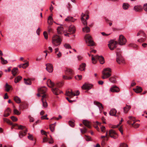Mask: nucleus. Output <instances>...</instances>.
I'll return each instance as SVG.
<instances>
[{
	"label": "nucleus",
	"mask_w": 147,
	"mask_h": 147,
	"mask_svg": "<svg viewBox=\"0 0 147 147\" xmlns=\"http://www.w3.org/2000/svg\"><path fill=\"white\" fill-rule=\"evenodd\" d=\"M69 124L70 126L71 127H74V122L72 121H69Z\"/></svg>",
	"instance_id": "nucleus-47"
},
{
	"label": "nucleus",
	"mask_w": 147,
	"mask_h": 147,
	"mask_svg": "<svg viewBox=\"0 0 147 147\" xmlns=\"http://www.w3.org/2000/svg\"><path fill=\"white\" fill-rule=\"evenodd\" d=\"M47 97L46 94H44L42 96V98L41 99L42 101V106L43 107L46 108L47 107L48 104L46 101L45 98Z\"/></svg>",
	"instance_id": "nucleus-11"
},
{
	"label": "nucleus",
	"mask_w": 147,
	"mask_h": 147,
	"mask_svg": "<svg viewBox=\"0 0 147 147\" xmlns=\"http://www.w3.org/2000/svg\"><path fill=\"white\" fill-rule=\"evenodd\" d=\"M14 100L15 101L18 103H20L21 102L20 98L17 96L14 97Z\"/></svg>",
	"instance_id": "nucleus-35"
},
{
	"label": "nucleus",
	"mask_w": 147,
	"mask_h": 147,
	"mask_svg": "<svg viewBox=\"0 0 147 147\" xmlns=\"http://www.w3.org/2000/svg\"><path fill=\"white\" fill-rule=\"evenodd\" d=\"M64 47L66 49H69L71 48L70 45L68 44H65L64 45Z\"/></svg>",
	"instance_id": "nucleus-52"
},
{
	"label": "nucleus",
	"mask_w": 147,
	"mask_h": 147,
	"mask_svg": "<svg viewBox=\"0 0 147 147\" xmlns=\"http://www.w3.org/2000/svg\"><path fill=\"white\" fill-rule=\"evenodd\" d=\"M111 69L109 67L105 68L102 71V78L104 79L109 78L111 76Z\"/></svg>",
	"instance_id": "nucleus-2"
},
{
	"label": "nucleus",
	"mask_w": 147,
	"mask_h": 147,
	"mask_svg": "<svg viewBox=\"0 0 147 147\" xmlns=\"http://www.w3.org/2000/svg\"><path fill=\"white\" fill-rule=\"evenodd\" d=\"M86 42L88 46H92L94 45V43L91 36L89 34H86L84 37Z\"/></svg>",
	"instance_id": "nucleus-5"
},
{
	"label": "nucleus",
	"mask_w": 147,
	"mask_h": 147,
	"mask_svg": "<svg viewBox=\"0 0 147 147\" xmlns=\"http://www.w3.org/2000/svg\"><path fill=\"white\" fill-rule=\"evenodd\" d=\"M11 86L9 85L7 83H6L5 85V90L7 91H8L9 90Z\"/></svg>",
	"instance_id": "nucleus-42"
},
{
	"label": "nucleus",
	"mask_w": 147,
	"mask_h": 147,
	"mask_svg": "<svg viewBox=\"0 0 147 147\" xmlns=\"http://www.w3.org/2000/svg\"><path fill=\"white\" fill-rule=\"evenodd\" d=\"M129 120L127 121V123H128L129 124H131V122L132 121H133L134 122V123H135L136 122V120L135 118L134 117H133L132 116H129L128 117Z\"/></svg>",
	"instance_id": "nucleus-18"
},
{
	"label": "nucleus",
	"mask_w": 147,
	"mask_h": 147,
	"mask_svg": "<svg viewBox=\"0 0 147 147\" xmlns=\"http://www.w3.org/2000/svg\"><path fill=\"white\" fill-rule=\"evenodd\" d=\"M11 112V111L10 109L9 108H7V109L5 110V113H10V112Z\"/></svg>",
	"instance_id": "nucleus-60"
},
{
	"label": "nucleus",
	"mask_w": 147,
	"mask_h": 147,
	"mask_svg": "<svg viewBox=\"0 0 147 147\" xmlns=\"http://www.w3.org/2000/svg\"><path fill=\"white\" fill-rule=\"evenodd\" d=\"M133 90L136 92L138 93L141 92L142 90L141 87L139 86H136V88L134 89Z\"/></svg>",
	"instance_id": "nucleus-23"
},
{
	"label": "nucleus",
	"mask_w": 147,
	"mask_h": 147,
	"mask_svg": "<svg viewBox=\"0 0 147 147\" xmlns=\"http://www.w3.org/2000/svg\"><path fill=\"white\" fill-rule=\"evenodd\" d=\"M119 147H128V146L125 143H121L120 144Z\"/></svg>",
	"instance_id": "nucleus-51"
},
{
	"label": "nucleus",
	"mask_w": 147,
	"mask_h": 147,
	"mask_svg": "<svg viewBox=\"0 0 147 147\" xmlns=\"http://www.w3.org/2000/svg\"><path fill=\"white\" fill-rule=\"evenodd\" d=\"M134 123H133L131 124L132 126L135 128L138 127H139L140 125L137 123L135 124Z\"/></svg>",
	"instance_id": "nucleus-50"
},
{
	"label": "nucleus",
	"mask_w": 147,
	"mask_h": 147,
	"mask_svg": "<svg viewBox=\"0 0 147 147\" xmlns=\"http://www.w3.org/2000/svg\"><path fill=\"white\" fill-rule=\"evenodd\" d=\"M25 83L27 85H30L31 84V82L29 79H24Z\"/></svg>",
	"instance_id": "nucleus-32"
},
{
	"label": "nucleus",
	"mask_w": 147,
	"mask_h": 147,
	"mask_svg": "<svg viewBox=\"0 0 147 147\" xmlns=\"http://www.w3.org/2000/svg\"><path fill=\"white\" fill-rule=\"evenodd\" d=\"M63 78L65 80H70L72 79V77L70 76H63Z\"/></svg>",
	"instance_id": "nucleus-44"
},
{
	"label": "nucleus",
	"mask_w": 147,
	"mask_h": 147,
	"mask_svg": "<svg viewBox=\"0 0 147 147\" xmlns=\"http://www.w3.org/2000/svg\"><path fill=\"white\" fill-rule=\"evenodd\" d=\"M57 31L58 33L59 34H61L63 30V28L61 26L58 27L57 28Z\"/></svg>",
	"instance_id": "nucleus-34"
},
{
	"label": "nucleus",
	"mask_w": 147,
	"mask_h": 147,
	"mask_svg": "<svg viewBox=\"0 0 147 147\" xmlns=\"http://www.w3.org/2000/svg\"><path fill=\"white\" fill-rule=\"evenodd\" d=\"M126 41V39L124 36L121 35L119 36L118 42L119 45H123L125 44Z\"/></svg>",
	"instance_id": "nucleus-8"
},
{
	"label": "nucleus",
	"mask_w": 147,
	"mask_h": 147,
	"mask_svg": "<svg viewBox=\"0 0 147 147\" xmlns=\"http://www.w3.org/2000/svg\"><path fill=\"white\" fill-rule=\"evenodd\" d=\"M109 136L114 139H117L118 136L117 134L113 130L111 129L109 131Z\"/></svg>",
	"instance_id": "nucleus-9"
},
{
	"label": "nucleus",
	"mask_w": 147,
	"mask_h": 147,
	"mask_svg": "<svg viewBox=\"0 0 147 147\" xmlns=\"http://www.w3.org/2000/svg\"><path fill=\"white\" fill-rule=\"evenodd\" d=\"M101 131L102 132H105V127L104 126H102L101 127Z\"/></svg>",
	"instance_id": "nucleus-61"
},
{
	"label": "nucleus",
	"mask_w": 147,
	"mask_h": 147,
	"mask_svg": "<svg viewBox=\"0 0 147 147\" xmlns=\"http://www.w3.org/2000/svg\"><path fill=\"white\" fill-rule=\"evenodd\" d=\"M143 8L145 11H147V3H145L144 4Z\"/></svg>",
	"instance_id": "nucleus-57"
},
{
	"label": "nucleus",
	"mask_w": 147,
	"mask_h": 147,
	"mask_svg": "<svg viewBox=\"0 0 147 147\" xmlns=\"http://www.w3.org/2000/svg\"><path fill=\"white\" fill-rule=\"evenodd\" d=\"M46 69L49 73L52 72L53 70V67L51 63H47L46 64Z\"/></svg>",
	"instance_id": "nucleus-12"
},
{
	"label": "nucleus",
	"mask_w": 147,
	"mask_h": 147,
	"mask_svg": "<svg viewBox=\"0 0 147 147\" xmlns=\"http://www.w3.org/2000/svg\"><path fill=\"white\" fill-rule=\"evenodd\" d=\"M120 50L117 49L116 51L117 58L116 61L118 64H120L121 63H124V60L121 55L120 53Z\"/></svg>",
	"instance_id": "nucleus-6"
},
{
	"label": "nucleus",
	"mask_w": 147,
	"mask_h": 147,
	"mask_svg": "<svg viewBox=\"0 0 147 147\" xmlns=\"http://www.w3.org/2000/svg\"><path fill=\"white\" fill-rule=\"evenodd\" d=\"M28 134L29 135V136H28V139L30 140H33V136L29 133Z\"/></svg>",
	"instance_id": "nucleus-49"
},
{
	"label": "nucleus",
	"mask_w": 147,
	"mask_h": 147,
	"mask_svg": "<svg viewBox=\"0 0 147 147\" xmlns=\"http://www.w3.org/2000/svg\"><path fill=\"white\" fill-rule=\"evenodd\" d=\"M117 42L113 40H111L109 42L108 46L111 50H113L114 49L117 47Z\"/></svg>",
	"instance_id": "nucleus-7"
},
{
	"label": "nucleus",
	"mask_w": 147,
	"mask_h": 147,
	"mask_svg": "<svg viewBox=\"0 0 147 147\" xmlns=\"http://www.w3.org/2000/svg\"><path fill=\"white\" fill-rule=\"evenodd\" d=\"M85 15L82 13L81 15L82 18L81 19V20L82 21V23L84 24V25H85L87 24V22L86 20H85L84 16H85Z\"/></svg>",
	"instance_id": "nucleus-27"
},
{
	"label": "nucleus",
	"mask_w": 147,
	"mask_h": 147,
	"mask_svg": "<svg viewBox=\"0 0 147 147\" xmlns=\"http://www.w3.org/2000/svg\"><path fill=\"white\" fill-rule=\"evenodd\" d=\"M65 95L68 96L70 98H72L73 96H75V93L73 92L71 90H67L66 91Z\"/></svg>",
	"instance_id": "nucleus-15"
},
{
	"label": "nucleus",
	"mask_w": 147,
	"mask_h": 147,
	"mask_svg": "<svg viewBox=\"0 0 147 147\" xmlns=\"http://www.w3.org/2000/svg\"><path fill=\"white\" fill-rule=\"evenodd\" d=\"M52 90L53 93L56 95H58L59 94L62 93V91H60L57 88H52Z\"/></svg>",
	"instance_id": "nucleus-14"
},
{
	"label": "nucleus",
	"mask_w": 147,
	"mask_h": 147,
	"mask_svg": "<svg viewBox=\"0 0 147 147\" xmlns=\"http://www.w3.org/2000/svg\"><path fill=\"white\" fill-rule=\"evenodd\" d=\"M62 40L60 36L57 35L53 36L52 37L53 44L55 46H58L61 44Z\"/></svg>",
	"instance_id": "nucleus-3"
},
{
	"label": "nucleus",
	"mask_w": 147,
	"mask_h": 147,
	"mask_svg": "<svg viewBox=\"0 0 147 147\" xmlns=\"http://www.w3.org/2000/svg\"><path fill=\"white\" fill-rule=\"evenodd\" d=\"M131 108L130 105H126V106L123 107V112L125 113H127Z\"/></svg>",
	"instance_id": "nucleus-20"
},
{
	"label": "nucleus",
	"mask_w": 147,
	"mask_h": 147,
	"mask_svg": "<svg viewBox=\"0 0 147 147\" xmlns=\"http://www.w3.org/2000/svg\"><path fill=\"white\" fill-rule=\"evenodd\" d=\"M3 120L4 122H7L10 125L12 124V123L9 120L5 118H3Z\"/></svg>",
	"instance_id": "nucleus-40"
},
{
	"label": "nucleus",
	"mask_w": 147,
	"mask_h": 147,
	"mask_svg": "<svg viewBox=\"0 0 147 147\" xmlns=\"http://www.w3.org/2000/svg\"><path fill=\"white\" fill-rule=\"evenodd\" d=\"M22 78V77L21 76H19L17 77L15 79L14 82L15 83H17L18 82L20 81Z\"/></svg>",
	"instance_id": "nucleus-37"
},
{
	"label": "nucleus",
	"mask_w": 147,
	"mask_h": 147,
	"mask_svg": "<svg viewBox=\"0 0 147 147\" xmlns=\"http://www.w3.org/2000/svg\"><path fill=\"white\" fill-rule=\"evenodd\" d=\"M85 137H86L85 139L86 141H90L91 140V138L90 137L86 135H85Z\"/></svg>",
	"instance_id": "nucleus-55"
},
{
	"label": "nucleus",
	"mask_w": 147,
	"mask_h": 147,
	"mask_svg": "<svg viewBox=\"0 0 147 147\" xmlns=\"http://www.w3.org/2000/svg\"><path fill=\"white\" fill-rule=\"evenodd\" d=\"M40 131H41V133L42 134L45 135H46V136H47L46 132L45 131H44L43 130H41Z\"/></svg>",
	"instance_id": "nucleus-64"
},
{
	"label": "nucleus",
	"mask_w": 147,
	"mask_h": 147,
	"mask_svg": "<svg viewBox=\"0 0 147 147\" xmlns=\"http://www.w3.org/2000/svg\"><path fill=\"white\" fill-rule=\"evenodd\" d=\"M109 81L112 83H115L116 82L115 78L113 77H112L109 78Z\"/></svg>",
	"instance_id": "nucleus-39"
},
{
	"label": "nucleus",
	"mask_w": 147,
	"mask_h": 147,
	"mask_svg": "<svg viewBox=\"0 0 147 147\" xmlns=\"http://www.w3.org/2000/svg\"><path fill=\"white\" fill-rule=\"evenodd\" d=\"M43 35L45 37V38L46 39H48V34L47 32H43Z\"/></svg>",
	"instance_id": "nucleus-56"
},
{
	"label": "nucleus",
	"mask_w": 147,
	"mask_h": 147,
	"mask_svg": "<svg viewBox=\"0 0 147 147\" xmlns=\"http://www.w3.org/2000/svg\"><path fill=\"white\" fill-rule=\"evenodd\" d=\"M53 19L51 16H49L48 19L47 23L50 25L53 24Z\"/></svg>",
	"instance_id": "nucleus-24"
},
{
	"label": "nucleus",
	"mask_w": 147,
	"mask_h": 147,
	"mask_svg": "<svg viewBox=\"0 0 147 147\" xmlns=\"http://www.w3.org/2000/svg\"><path fill=\"white\" fill-rule=\"evenodd\" d=\"M117 113V111L115 109L113 108L111 109L110 111L109 114L112 116H116V114Z\"/></svg>",
	"instance_id": "nucleus-25"
},
{
	"label": "nucleus",
	"mask_w": 147,
	"mask_h": 147,
	"mask_svg": "<svg viewBox=\"0 0 147 147\" xmlns=\"http://www.w3.org/2000/svg\"><path fill=\"white\" fill-rule=\"evenodd\" d=\"M50 137L51 138L50 139H49V143L50 144H53L54 143L53 140L51 136H50Z\"/></svg>",
	"instance_id": "nucleus-54"
},
{
	"label": "nucleus",
	"mask_w": 147,
	"mask_h": 147,
	"mask_svg": "<svg viewBox=\"0 0 147 147\" xmlns=\"http://www.w3.org/2000/svg\"><path fill=\"white\" fill-rule=\"evenodd\" d=\"M0 59L1 61V63L3 64H5L8 63V61L7 60H5L2 57H1Z\"/></svg>",
	"instance_id": "nucleus-38"
},
{
	"label": "nucleus",
	"mask_w": 147,
	"mask_h": 147,
	"mask_svg": "<svg viewBox=\"0 0 147 147\" xmlns=\"http://www.w3.org/2000/svg\"><path fill=\"white\" fill-rule=\"evenodd\" d=\"M92 86L91 84L86 83L82 86V88L83 89L89 90L92 88Z\"/></svg>",
	"instance_id": "nucleus-13"
},
{
	"label": "nucleus",
	"mask_w": 147,
	"mask_h": 147,
	"mask_svg": "<svg viewBox=\"0 0 147 147\" xmlns=\"http://www.w3.org/2000/svg\"><path fill=\"white\" fill-rule=\"evenodd\" d=\"M15 126H17L18 129L22 130V131H20L19 134V137L20 138H22L25 136L28 130L25 126L22 125L19 126L17 124H15Z\"/></svg>",
	"instance_id": "nucleus-1"
},
{
	"label": "nucleus",
	"mask_w": 147,
	"mask_h": 147,
	"mask_svg": "<svg viewBox=\"0 0 147 147\" xmlns=\"http://www.w3.org/2000/svg\"><path fill=\"white\" fill-rule=\"evenodd\" d=\"M86 66V64L84 63H82L80 65V67L78 68V69L81 71H84Z\"/></svg>",
	"instance_id": "nucleus-26"
},
{
	"label": "nucleus",
	"mask_w": 147,
	"mask_h": 147,
	"mask_svg": "<svg viewBox=\"0 0 147 147\" xmlns=\"http://www.w3.org/2000/svg\"><path fill=\"white\" fill-rule=\"evenodd\" d=\"M83 31L86 33L89 32L90 31V28L87 26L85 27L82 29Z\"/></svg>",
	"instance_id": "nucleus-36"
},
{
	"label": "nucleus",
	"mask_w": 147,
	"mask_h": 147,
	"mask_svg": "<svg viewBox=\"0 0 147 147\" xmlns=\"http://www.w3.org/2000/svg\"><path fill=\"white\" fill-rule=\"evenodd\" d=\"M142 9V7L140 5L135 6L134 7V9L136 11H140Z\"/></svg>",
	"instance_id": "nucleus-21"
},
{
	"label": "nucleus",
	"mask_w": 147,
	"mask_h": 147,
	"mask_svg": "<svg viewBox=\"0 0 147 147\" xmlns=\"http://www.w3.org/2000/svg\"><path fill=\"white\" fill-rule=\"evenodd\" d=\"M28 62H26V63H23L19 65V67L20 68L22 67L23 68H25L27 67H28Z\"/></svg>",
	"instance_id": "nucleus-31"
},
{
	"label": "nucleus",
	"mask_w": 147,
	"mask_h": 147,
	"mask_svg": "<svg viewBox=\"0 0 147 147\" xmlns=\"http://www.w3.org/2000/svg\"><path fill=\"white\" fill-rule=\"evenodd\" d=\"M66 21H71L72 22H74L75 21V20L72 17H68L65 20Z\"/></svg>",
	"instance_id": "nucleus-33"
},
{
	"label": "nucleus",
	"mask_w": 147,
	"mask_h": 147,
	"mask_svg": "<svg viewBox=\"0 0 147 147\" xmlns=\"http://www.w3.org/2000/svg\"><path fill=\"white\" fill-rule=\"evenodd\" d=\"M28 118L30 119V122H33L34 121V118L32 117L31 116L29 115L28 116Z\"/></svg>",
	"instance_id": "nucleus-58"
},
{
	"label": "nucleus",
	"mask_w": 147,
	"mask_h": 147,
	"mask_svg": "<svg viewBox=\"0 0 147 147\" xmlns=\"http://www.w3.org/2000/svg\"><path fill=\"white\" fill-rule=\"evenodd\" d=\"M129 5L127 3H124L123 5V7L124 9H127L128 8Z\"/></svg>",
	"instance_id": "nucleus-41"
},
{
	"label": "nucleus",
	"mask_w": 147,
	"mask_h": 147,
	"mask_svg": "<svg viewBox=\"0 0 147 147\" xmlns=\"http://www.w3.org/2000/svg\"><path fill=\"white\" fill-rule=\"evenodd\" d=\"M97 60H99L101 64H103L105 63L104 58L102 56L96 55L94 57L93 55H92V60L93 63H95Z\"/></svg>",
	"instance_id": "nucleus-4"
},
{
	"label": "nucleus",
	"mask_w": 147,
	"mask_h": 147,
	"mask_svg": "<svg viewBox=\"0 0 147 147\" xmlns=\"http://www.w3.org/2000/svg\"><path fill=\"white\" fill-rule=\"evenodd\" d=\"M77 58H78V60L79 61L82 60L83 59L82 57L80 55H78L77 57Z\"/></svg>",
	"instance_id": "nucleus-59"
},
{
	"label": "nucleus",
	"mask_w": 147,
	"mask_h": 147,
	"mask_svg": "<svg viewBox=\"0 0 147 147\" xmlns=\"http://www.w3.org/2000/svg\"><path fill=\"white\" fill-rule=\"evenodd\" d=\"M18 69L17 68H14L12 71V73L13 76H15L18 73Z\"/></svg>",
	"instance_id": "nucleus-30"
},
{
	"label": "nucleus",
	"mask_w": 147,
	"mask_h": 147,
	"mask_svg": "<svg viewBox=\"0 0 147 147\" xmlns=\"http://www.w3.org/2000/svg\"><path fill=\"white\" fill-rule=\"evenodd\" d=\"M11 119L13 121H16L18 120L17 118L14 116H11Z\"/></svg>",
	"instance_id": "nucleus-53"
},
{
	"label": "nucleus",
	"mask_w": 147,
	"mask_h": 147,
	"mask_svg": "<svg viewBox=\"0 0 147 147\" xmlns=\"http://www.w3.org/2000/svg\"><path fill=\"white\" fill-rule=\"evenodd\" d=\"M80 130L81 131V133L82 134H84L86 133L87 131V129L85 127L83 128V129H80Z\"/></svg>",
	"instance_id": "nucleus-43"
},
{
	"label": "nucleus",
	"mask_w": 147,
	"mask_h": 147,
	"mask_svg": "<svg viewBox=\"0 0 147 147\" xmlns=\"http://www.w3.org/2000/svg\"><path fill=\"white\" fill-rule=\"evenodd\" d=\"M13 112L14 113L17 115H19L20 114V113L18 110L16 109H14Z\"/></svg>",
	"instance_id": "nucleus-46"
},
{
	"label": "nucleus",
	"mask_w": 147,
	"mask_h": 147,
	"mask_svg": "<svg viewBox=\"0 0 147 147\" xmlns=\"http://www.w3.org/2000/svg\"><path fill=\"white\" fill-rule=\"evenodd\" d=\"M69 32L70 34H73L76 31V28L73 25L70 26L69 28Z\"/></svg>",
	"instance_id": "nucleus-17"
},
{
	"label": "nucleus",
	"mask_w": 147,
	"mask_h": 147,
	"mask_svg": "<svg viewBox=\"0 0 147 147\" xmlns=\"http://www.w3.org/2000/svg\"><path fill=\"white\" fill-rule=\"evenodd\" d=\"M83 123L84 125L87 127L90 128V124L89 122L86 120H84L83 121Z\"/></svg>",
	"instance_id": "nucleus-29"
},
{
	"label": "nucleus",
	"mask_w": 147,
	"mask_h": 147,
	"mask_svg": "<svg viewBox=\"0 0 147 147\" xmlns=\"http://www.w3.org/2000/svg\"><path fill=\"white\" fill-rule=\"evenodd\" d=\"M120 91L119 88L117 86L113 85L110 88L109 91L112 92H118Z\"/></svg>",
	"instance_id": "nucleus-10"
},
{
	"label": "nucleus",
	"mask_w": 147,
	"mask_h": 147,
	"mask_svg": "<svg viewBox=\"0 0 147 147\" xmlns=\"http://www.w3.org/2000/svg\"><path fill=\"white\" fill-rule=\"evenodd\" d=\"M65 74L67 75L70 76L73 74V72L72 69H67L65 71Z\"/></svg>",
	"instance_id": "nucleus-22"
},
{
	"label": "nucleus",
	"mask_w": 147,
	"mask_h": 147,
	"mask_svg": "<svg viewBox=\"0 0 147 147\" xmlns=\"http://www.w3.org/2000/svg\"><path fill=\"white\" fill-rule=\"evenodd\" d=\"M76 80H79L81 79L82 78V76L81 75H78L75 77Z\"/></svg>",
	"instance_id": "nucleus-48"
},
{
	"label": "nucleus",
	"mask_w": 147,
	"mask_h": 147,
	"mask_svg": "<svg viewBox=\"0 0 147 147\" xmlns=\"http://www.w3.org/2000/svg\"><path fill=\"white\" fill-rule=\"evenodd\" d=\"M94 105H97L98 107L100 110V107H101L102 109L103 108L102 104L99 102L96 101H94Z\"/></svg>",
	"instance_id": "nucleus-28"
},
{
	"label": "nucleus",
	"mask_w": 147,
	"mask_h": 147,
	"mask_svg": "<svg viewBox=\"0 0 147 147\" xmlns=\"http://www.w3.org/2000/svg\"><path fill=\"white\" fill-rule=\"evenodd\" d=\"M47 84L49 87L50 88L53 87L55 85L54 83L50 80L48 79L47 82Z\"/></svg>",
	"instance_id": "nucleus-19"
},
{
	"label": "nucleus",
	"mask_w": 147,
	"mask_h": 147,
	"mask_svg": "<svg viewBox=\"0 0 147 147\" xmlns=\"http://www.w3.org/2000/svg\"><path fill=\"white\" fill-rule=\"evenodd\" d=\"M10 115V113H5L4 112V113L3 115V116L4 117H7L9 116Z\"/></svg>",
	"instance_id": "nucleus-63"
},
{
	"label": "nucleus",
	"mask_w": 147,
	"mask_h": 147,
	"mask_svg": "<svg viewBox=\"0 0 147 147\" xmlns=\"http://www.w3.org/2000/svg\"><path fill=\"white\" fill-rule=\"evenodd\" d=\"M48 140V139L46 137H45L43 138L42 142H45Z\"/></svg>",
	"instance_id": "nucleus-62"
},
{
	"label": "nucleus",
	"mask_w": 147,
	"mask_h": 147,
	"mask_svg": "<svg viewBox=\"0 0 147 147\" xmlns=\"http://www.w3.org/2000/svg\"><path fill=\"white\" fill-rule=\"evenodd\" d=\"M47 90V88L45 87H41L38 89V92L41 94H43V95L46 94H44L45 93Z\"/></svg>",
	"instance_id": "nucleus-16"
},
{
	"label": "nucleus",
	"mask_w": 147,
	"mask_h": 147,
	"mask_svg": "<svg viewBox=\"0 0 147 147\" xmlns=\"http://www.w3.org/2000/svg\"><path fill=\"white\" fill-rule=\"evenodd\" d=\"M55 126L53 125V124H51L50 125V128L52 132L54 131L55 130Z\"/></svg>",
	"instance_id": "nucleus-45"
}]
</instances>
